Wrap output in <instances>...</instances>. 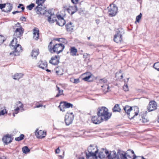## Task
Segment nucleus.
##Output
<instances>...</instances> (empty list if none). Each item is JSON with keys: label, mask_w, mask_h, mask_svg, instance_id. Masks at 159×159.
Returning a JSON list of instances; mask_svg holds the SVG:
<instances>
[{"label": "nucleus", "mask_w": 159, "mask_h": 159, "mask_svg": "<svg viewBox=\"0 0 159 159\" xmlns=\"http://www.w3.org/2000/svg\"><path fill=\"white\" fill-rule=\"evenodd\" d=\"M17 39L16 38H14L11 42L9 46L11 49H14V50L10 53V55L13 54L15 56H18L22 52L21 46L17 43Z\"/></svg>", "instance_id": "obj_1"}, {"label": "nucleus", "mask_w": 159, "mask_h": 159, "mask_svg": "<svg viewBox=\"0 0 159 159\" xmlns=\"http://www.w3.org/2000/svg\"><path fill=\"white\" fill-rule=\"evenodd\" d=\"M52 42L51 41L48 46V51L52 53H56L57 54L62 52L65 48L64 45L61 43L56 44L53 45H52Z\"/></svg>", "instance_id": "obj_2"}, {"label": "nucleus", "mask_w": 159, "mask_h": 159, "mask_svg": "<svg viewBox=\"0 0 159 159\" xmlns=\"http://www.w3.org/2000/svg\"><path fill=\"white\" fill-rule=\"evenodd\" d=\"M96 147L94 145H90L88 148V152L86 151L84 152V153L87 159L97 158L96 153L98 152V150Z\"/></svg>", "instance_id": "obj_3"}, {"label": "nucleus", "mask_w": 159, "mask_h": 159, "mask_svg": "<svg viewBox=\"0 0 159 159\" xmlns=\"http://www.w3.org/2000/svg\"><path fill=\"white\" fill-rule=\"evenodd\" d=\"M97 114L103 120H107L111 116V114L108 112L107 108L104 107L98 109Z\"/></svg>", "instance_id": "obj_4"}, {"label": "nucleus", "mask_w": 159, "mask_h": 159, "mask_svg": "<svg viewBox=\"0 0 159 159\" xmlns=\"http://www.w3.org/2000/svg\"><path fill=\"white\" fill-rule=\"evenodd\" d=\"M116 32L114 37V41L117 43H120L122 41V37L124 33V30L123 29L120 28L117 30Z\"/></svg>", "instance_id": "obj_5"}, {"label": "nucleus", "mask_w": 159, "mask_h": 159, "mask_svg": "<svg viewBox=\"0 0 159 159\" xmlns=\"http://www.w3.org/2000/svg\"><path fill=\"white\" fill-rule=\"evenodd\" d=\"M107 8L108 9L107 13L109 16H114L117 13L118 8L115 4H111Z\"/></svg>", "instance_id": "obj_6"}, {"label": "nucleus", "mask_w": 159, "mask_h": 159, "mask_svg": "<svg viewBox=\"0 0 159 159\" xmlns=\"http://www.w3.org/2000/svg\"><path fill=\"white\" fill-rule=\"evenodd\" d=\"M16 25L18 28L16 29L14 35V37L20 38L22 35L24 30L19 23H17Z\"/></svg>", "instance_id": "obj_7"}, {"label": "nucleus", "mask_w": 159, "mask_h": 159, "mask_svg": "<svg viewBox=\"0 0 159 159\" xmlns=\"http://www.w3.org/2000/svg\"><path fill=\"white\" fill-rule=\"evenodd\" d=\"M16 109L12 111L13 115L14 117L15 116V114H17L19 112V111L22 112L24 111L23 108L24 105L20 101H19L16 102Z\"/></svg>", "instance_id": "obj_8"}, {"label": "nucleus", "mask_w": 159, "mask_h": 159, "mask_svg": "<svg viewBox=\"0 0 159 159\" xmlns=\"http://www.w3.org/2000/svg\"><path fill=\"white\" fill-rule=\"evenodd\" d=\"M74 116L72 112L68 113L67 112L65 117V121L66 124L67 125H69L71 124L74 120Z\"/></svg>", "instance_id": "obj_9"}, {"label": "nucleus", "mask_w": 159, "mask_h": 159, "mask_svg": "<svg viewBox=\"0 0 159 159\" xmlns=\"http://www.w3.org/2000/svg\"><path fill=\"white\" fill-rule=\"evenodd\" d=\"M139 113V108L136 106L130 107V114L131 118L130 119H132L135 116L138 115Z\"/></svg>", "instance_id": "obj_10"}, {"label": "nucleus", "mask_w": 159, "mask_h": 159, "mask_svg": "<svg viewBox=\"0 0 159 159\" xmlns=\"http://www.w3.org/2000/svg\"><path fill=\"white\" fill-rule=\"evenodd\" d=\"M72 107L73 105L72 104L67 102H61L58 107L60 108L61 111L63 112L65 111V109L69 108L70 107L72 108Z\"/></svg>", "instance_id": "obj_11"}, {"label": "nucleus", "mask_w": 159, "mask_h": 159, "mask_svg": "<svg viewBox=\"0 0 159 159\" xmlns=\"http://www.w3.org/2000/svg\"><path fill=\"white\" fill-rule=\"evenodd\" d=\"M157 108V104L154 101H150L147 107V109L149 111H153L156 110Z\"/></svg>", "instance_id": "obj_12"}, {"label": "nucleus", "mask_w": 159, "mask_h": 159, "mask_svg": "<svg viewBox=\"0 0 159 159\" xmlns=\"http://www.w3.org/2000/svg\"><path fill=\"white\" fill-rule=\"evenodd\" d=\"M41 6H37L35 8V10L38 14L41 15H46L47 12L46 10V7L42 8Z\"/></svg>", "instance_id": "obj_13"}, {"label": "nucleus", "mask_w": 159, "mask_h": 159, "mask_svg": "<svg viewBox=\"0 0 159 159\" xmlns=\"http://www.w3.org/2000/svg\"><path fill=\"white\" fill-rule=\"evenodd\" d=\"M59 58L60 57L58 55L53 56L51 57V59L49 62L53 65H57L59 62Z\"/></svg>", "instance_id": "obj_14"}, {"label": "nucleus", "mask_w": 159, "mask_h": 159, "mask_svg": "<svg viewBox=\"0 0 159 159\" xmlns=\"http://www.w3.org/2000/svg\"><path fill=\"white\" fill-rule=\"evenodd\" d=\"M108 153V151L107 150L103 149L102 151H100L97 156V158H98L99 159H102L107 157V154Z\"/></svg>", "instance_id": "obj_15"}, {"label": "nucleus", "mask_w": 159, "mask_h": 159, "mask_svg": "<svg viewBox=\"0 0 159 159\" xmlns=\"http://www.w3.org/2000/svg\"><path fill=\"white\" fill-rule=\"evenodd\" d=\"M58 20H56L57 21V24L58 25L62 26H63L65 24L66 22L63 18L61 16V15H58L57 16Z\"/></svg>", "instance_id": "obj_16"}, {"label": "nucleus", "mask_w": 159, "mask_h": 159, "mask_svg": "<svg viewBox=\"0 0 159 159\" xmlns=\"http://www.w3.org/2000/svg\"><path fill=\"white\" fill-rule=\"evenodd\" d=\"M35 135L38 138L42 139L45 136L46 133L42 130L37 129L35 132Z\"/></svg>", "instance_id": "obj_17"}, {"label": "nucleus", "mask_w": 159, "mask_h": 159, "mask_svg": "<svg viewBox=\"0 0 159 159\" xmlns=\"http://www.w3.org/2000/svg\"><path fill=\"white\" fill-rule=\"evenodd\" d=\"M92 122L95 124H99L103 121L101 118L98 116H93L91 119Z\"/></svg>", "instance_id": "obj_18"}, {"label": "nucleus", "mask_w": 159, "mask_h": 159, "mask_svg": "<svg viewBox=\"0 0 159 159\" xmlns=\"http://www.w3.org/2000/svg\"><path fill=\"white\" fill-rule=\"evenodd\" d=\"M12 139L11 135L7 134L3 138L2 140L5 144H7L11 142Z\"/></svg>", "instance_id": "obj_19"}, {"label": "nucleus", "mask_w": 159, "mask_h": 159, "mask_svg": "<svg viewBox=\"0 0 159 159\" xmlns=\"http://www.w3.org/2000/svg\"><path fill=\"white\" fill-rule=\"evenodd\" d=\"M117 159H126V154L124 152L121 151L120 150H118L117 151Z\"/></svg>", "instance_id": "obj_20"}, {"label": "nucleus", "mask_w": 159, "mask_h": 159, "mask_svg": "<svg viewBox=\"0 0 159 159\" xmlns=\"http://www.w3.org/2000/svg\"><path fill=\"white\" fill-rule=\"evenodd\" d=\"M78 10L77 7L76 5L73 6H70L67 9V11L71 15H73Z\"/></svg>", "instance_id": "obj_21"}, {"label": "nucleus", "mask_w": 159, "mask_h": 159, "mask_svg": "<svg viewBox=\"0 0 159 159\" xmlns=\"http://www.w3.org/2000/svg\"><path fill=\"white\" fill-rule=\"evenodd\" d=\"M146 115L147 111H145V112H141L139 114V116H141V118L140 119V120L143 123L147 122L148 120L147 118Z\"/></svg>", "instance_id": "obj_22"}, {"label": "nucleus", "mask_w": 159, "mask_h": 159, "mask_svg": "<svg viewBox=\"0 0 159 159\" xmlns=\"http://www.w3.org/2000/svg\"><path fill=\"white\" fill-rule=\"evenodd\" d=\"M39 67L43 70H45L47 68V63L45 61H40L38 63Z\"/></svg>", "instance_id": "obj_23"}, {"label": "nucleus", "mask_w": 159, "mask_h": 159, "mask_svg": "<svg viewBox=\"0 0 159 159\" xmlns=\"http://www.w3.org/2000/svg\"><path fill=\"white\" fill-rule=\"evenodd\" d=\"M107 157L108 159H114L116 158H117V154L115 151H113L111 152L110 153L107 154Z\"/></svg>", "instance_id": "obj_24"}, {"label": "nucleus", "mask_w": 159, "mask_h": 159, "mask_svg": "<svg viewBox=\"0 0 159 159\" xmlns=\"http://www.w3.org/2000/svg\"><path fill=\"white\" fill-rule=\"evenodd\" d=\"M66 27L67 30L68 31H72L73 30L74 27L73 24L71 22L67 23V24L66 25Z\"/></svg>", "instance_id": "obj_25"}, {"label": "nucleus", "mask_w": 159, "mask_h": 159, "mask_svg": "<svg viewBox=\"0 0 159 159\" xmlns=\"http://www.w3.org/2000/svg\"><path fill=\"white\" fill-rule=\"evenodd\" d=\"M12 8V4L9 3L7 4L6 6L5 7V9L3 10L5 12H8L11 11Z\"/></svg>", "instance_id": "obj_26"}, {"label": "nucleus", "mask_w": 159, "mask_h": 159, "mask_svg": "<svg viewBox=\"0 0 159 159\" xmlns=\"http://www.w3.org/2000/svg\"><path fill=\"white\" fill-rule=\"evenodd\" d=\"M39 53V49H34L32 51L31 56L32 57L36 58Z\"/></svg>", "instance_id": "obj_27"}, {"label": "nucleus", "mask_w": 159, "mask_h": 159, "mask_svg": "<svg viewBox=\"0 0 159 159\" xmlns=\"http://www.w3.org/2000/svg\"><path fill=\"white\" fill-rule=\"evenodd\" d=\"M70 53L71 55L72 56H75L76 55V53L77 52V49L74 47H71L70 49Z\"/></svg>", "instance_id": "obj_28"}, {"label": "nucleus", "mask_w": 159, "mask_h": 159, "mask_svg": "<svg viewBox=\"0 0 159 159\" xmlns=\"http://www.w3.org/2000/svg\"><path fill=\"white\" fill-rule=\"evenodd\" d=\"M23 75L21 73H17L15 74L13 76V79L15 80H19L20 78H22Z\"/></svg>", "instance_id": "obj_29"}, {"label": "nucleus", "mask_w": 159, "mask_h": 159, "mask_svg": "<svg viewBox=\"0 0 159 159\" xmlns=\"http://www.w3.org/2000/svg\"><path fill=\"white\" fill-rule=\"evenodd\" d=\"M112 109L113 111L114 112H120L121 110L119 105L117 104L115 105Z\"/></svg>", "instance_id": "obj_30"}, {"label": "nucleus", "mask_w": 159, "mask_h": 159, "mask_svg": "<svg viewBox=\"0 0 159 159\" xmlns=\"http://www.w3.org/2000/svg\"><path fill=\"white\" fill-rule=\"evenodd\" d=\"M101 87L103 92H104V93H106L108 92L109 89V87L106 84L102 85Z\"/></svg>", "instance_id": "obj_31"}, {"label": "nucleus", "mask_w": 159, "mask_h": 159, "mask_svg": "<svg viewBox=\"0 0 159 159\" xmlns=\"http://www.w3.org/2000/svg\"><path fill=\"white\" fill-rule=\"evenodd\" d=\"M57 90L58 91V93L56 96V97H58L63 94V90H61L60 88L57 86H56Z\"/></svg>", "instance_id": "obj_32"}, {"label": "nucleus", "mask_w": 159, "mask_h": 159, "mask_svg": "<svg viewBox=\"0 0 159 159\" xmlns=\"http://www.w3.org/2000/svg\"><path fill=\"white\" fill-rule=\"evenodd\" d=\"M88 74V75L86 76L83 79V80L84 81H88L91 78V74L90 72H87L84 75Z\"/></svg>", "instance_id": "obj_33"}, {"label": "nucleus", "mask_w": 159, "mask_h": 159, "mask_svg": "<svg viewBox=\"0 0 159 159\" xmlns=\"http://www.w3.org/2000/svg\"><path fill=\"white\" fill-rule=\"evenodd\" d=\"M130 152L131 153V156L130 155V158L131 159H135L137 156L134 154V152L132 150L130 149Z\"/></svg>", "instance_id": "obj_34"}, {"label": "nucleus", "mask_w": 159, "mask_h": 159, "mask_svg": "<svg viewBox=\"0 0 159 159\" xmlns=\"http://www.w3.org/2000/svg\"><path fill=\"white\" fill-rule=\"evenodd\" d=\"M52 15L51 14V16H49L48 18V21L50 23H52L56 21L55 18H53L52 17Z\"/></svg>", "instance_id": "obj_35"}, {"label": "nucleus", "mask_w": 159, "mask_h": 159, "mask_svg": "<svg viewBox=\"0 0 159 159\" xmlns=\"http://www.w3.org/2000/svg\"><path fill=\"white\" fill-rule=\"evenodd\" d=\"M33 34H37V36L36 38L37 39H39V30L37 28H34L33 30Z\"/></svg>", "instance_id": "obj_36"}, {"label": "nucleus", "mask_w": 159, "mask_h": 159, "mask_svg": "<svg viewBox=\"0 0 159 159\" xmlns=\"http://www.w3.org/2000/svg\"><path fill=\"white\" fill-rule=\"evenodd\" d=\"M22 151L25 154H26L30 151V149L28 148L27 146L24 147L22 148Z\"/></svg>", "instance_id": "obj_37"}, {"label": "nucleus", "mask_w": 159, "mask_h": 159, "mask_svg": "<svg viewBox=\"0 0 159 159\" xmlns=\"http://www.w3.org/2000/svg\"><path fill=\"white\" fill-rule=\"evenodd\" d=\"M56 40L62 43L65 44H67L68 43L67 40L64 38H59L56 39Z\"/></svg>", "instance_id": "obj_38"}, {"label": "nucleus", "mask_w": 159, "mask_h": 159, "mask_svg": "<svg viewBox=\"0 0 159 159\" xmlns=\"http://www.w3.org/2000/svg\"><path fill=\"white\" fill-rule=\"evenodd\" d=\"M46 0H36V3L38 5L37 6H42V4Z\"/></svg>", "instance_id": "obj_39"}, {"label": "nucleus", "mask_w": 159, "mask_h": 159, "mask_svg": "<svg viewBox=\"0 0 159 159\" xmlns=\"http://www.w3.org/2000/svg\"><path fill=\"white\" fill-rule=\"evenodd\" d=\"M121 71L120 70L119 72L116 73V77L118 78V79H122L123 78V75L121 74Z\"/></svg>", "instance_id": "obj_40"}, {"label": "nucleus", "mask_w": 159, "mask_h": 159, "mask_svg": "<svg viewBox=\"0 0 159 159\" xmlns=\"http://www.w3.org/2000/svg\"><path fill=\"white\" fill-rule=\"evenodd\" d=\"M124 110L128 115H129V106L128 105L125 106L124 108Z\"/></svg>", "instance_id": "obj_41"}, {"label": "nucleus", "mask_w": 159, "mask_h": 159, "mask_svg": "<svg viewBox=\"0 0 159 159\" xmlns=\"http://www.w3.org/2000/svg\"><path fill=\"white\" fill-rule=\"evenodd\" d=\"M35 6L34 3H31L30 5L27 6L26 8L29 10H31Z\"/></svg>", "instance_id": "obj_42"}, {"label": "nucleus", "mask_w": 159, "mask_h": 159, "mask_svg": "<svg viewBox=\"0 0 159 159\" xmlns=\"http://www.w3.org/2000/svg\"><path fill=\"white\" fill-rule=\"evenodd\" d=\"M153 66L155 69L159 71V62H157L154 63Z\"/></svg>", "instance_id": "obj_43"}, {"label": "nucleus", "mask_w": 159, "mask_h": 159, "mask_svg": "<svg viewBox=\"0 0 159 159\" xmlns=\"http://www.w3.org/2000/svg\"><path fill=\"white\" fill-rule=\"evenodd\" d=\"M7 113V111L5 108H4L3 110L0 111V116L4 115L5 114Z\"/></svg>", "instance_id": "obj_44"}, {"label": "nucleus", "mask_w": 159, "mask_h": 159, "mask_svg": "<svg viewBox=\"0 0 159 159\" xmlns=\"http://www.w3.org/2000/svg\"><path fill=\"white\" fill-rule=\"evenodd\" d=\"M142 14L141 13H140L139 15L136 16V22H139L140 19L141 18Z\"/></svg>", "instance_id": "obj_45"}, {"label": "nucleus", "mask_w": 159, "mask_h": 159, "mask_svg": "<svg viewBox=\"0 0 159 159\" xmlns=\"http://www.w3.org/2000/svg\"><path fill=\"white\" fill-rule=\"evenodd\" d=\"M5 40V38L2 35H0V44L2 43Z\"/></svg>", "instance_id": "obj_46"}, {"label": "nucleus", "mask_w": 159, "mask_h": 159, "mask_svg": "<svg viewBox=\"0 0 159 159\" xmlns=\"http://www.w3.org/2000/svg\"><path fill=\"white\" fill-rule=\"evenodd\" d=\"M107 81V80L105 78L101 79L99 80V83H106Z\"/></svg>", "instance_id": "obj_47"}, {"label": "nucleus", "mask_w": 159, "mask_h": 159, "mask_svg": "<svg viewBox=\"0 0 159 159\" xmlns=\"http://www.w3.org/2000/svg\"><path fill=\"white\" fill-rule=\"evenodd\" d=\"M123 89L125 91H128L129 90V89L127 84L124 85L123 87Z\"/></svg>", "instance_id": "obj_48"}, {"label": "nucleus", "mask_w": 159, "mask_h": 159, "mask_svg": "<svg viewBox=\"0 0 159 159\" xmlns=\"http://www.w3.org/2000/svg\"><path fill=\"white\" fill-rule=\"evenodd\" d=\"M22 11H23L25 9V7H23V5L22 4H20L17 7L18 8H20V7Z\"/></svg>", "instance_id": "obj_49"}, {"label": "nucleus", "mask_w": 159, "mask_h": 159, "mask_svg": "<svg viewBox=\"0 0 159 159\" xmlns=\"http://www.w3.org/2000/svg\"><path fill=\"white\" fill-rule=\"evenodd\" d=\"M6 6V4H0V9H2V8H5V7Z\"/></svg>", "instance_id": "obj_50"}, {"label": "nucleus", "mask_w": 159, "mask_h": 159, "mask_svg": "<svg viewBox=\"0 0 159 159\" xmlns=\"http://www.w3.org/2000/svg\"><path fill=\"white\" fill-rule=\"evenodd\" d=\"M79 0H71L72 2L74 4L77 3Z\"/></svg>", "instance_id": "obj_51"}, {"label": "nucleus", "mask_w": 159, "mask_h": 159, "mask_svg": "<svg viewBox=\"0 0 159 159\" xmlns=\"http://www.w3.org/2000/svg\"><path fill=\"white\" fill-rule=\"evenodd\" d=\"M80 82V80L79 79H75L74 83L77 84Z\"/></svg>", "instance_id": "obj_52"}, {"label": "nucleus", "mask_w": 159, "mask_h": 159, "mask_svg": "<svg viewBox=\"0 0 159 159\" xmlns=\"http://www.w3.org/2000/svg\"><path fill=\"white\" fill-rule=\"evenodd\" d=\"M56 73L57 74V75H62V73H60V70H56Z\"/></svg>", "instance_id": "obj_53"}, {"label": "nucleus", "mask_w": 159, "mask_h": 159, "mask_svg": "<svg viewBox=\"0 0 159 159\" xmlns=\"http://www.w3.org/2000/svg\"><path fill=\"white\" fill-rule=\"evenodd\" d=\"M20 20L21 21H25L26 20V19L24 17H22L20 19Z\"/></svg>", "instance_id": "obj_54"}, {"label": "nucleus", "mask_w": 159, "mask_h": 159, "mask_svg": "<svg viewBox=\"0 0 159 159\" xmlns=\"http://www.w3.org/2000/svg\"><path fill=\"white\" fill-rule=\"evenodd\" d=\"M60 150L59 149V148H57L55 151V152L56 153L58 154L60 152Z\"/></svg>", "instance_id": "obj_55"}, {"label": "nucleus", "mask_w": 159, "mask_h": 159, "mask_svg": "<svg viewBox=\"0 0 159 159\" xmlns=\"http://www.w3.org/2000/svg\"><path fill=\"white\" fill-rule=\"evenodd\" d=\"M24 135L23 134H21L20 135L19 137L20 138V139L21 140H22L24 139Z\"/></svg>", "instance_id": "obj_56"}, {"label": "nucleus", "mask_w": 159, "mask_h": 159, "mask_svg": "<svg viewBox=\"0 0 159 159\" xmlns=\"http://www.w3.org/2000/svg\"><path fill=\"white\" fill-rule=\"evenodd\" d=\"M43 106V105L42 104H39L38 105H37L36 107H34V108H39L40 107H42Z\"/></svg>", "instance_id": "obj_57"}, {"label": "nucleus", "mask_w": 159, "mask_h": 159, "mask_svg": "<svg viewBox=\"0 0 159 159\" xmlns=\"http://www.w3.org/2000/svg\"><path fill=\"white\" fill-rule=\"evenodd\" d=\"M37 36V34H33V38L35 40H38V39H37L36 38Z\"/></svg>", "instance_id": "obj_58"}, {"label": "nucleus", "mask_w": 159, "mask_h": 159, "mask_svg": "<svg viewBox=\"0 0 159 159\" xmlns=\"http://www.w3.org/2000/svg\"><path fill=\"white\" fill-rule=\"evenodd\" d=\"M88 45L89 46H93L94 48H96V46L94 44H91V43H89L88 44Z\"/></svg>", "instance_id": "obj_59"}, {"label": "nucleus", "mask_w": 159, "mask_h": 159, "mask_svg": "<svg viewBox=\"0 0 159 159\" xmlns=\"http://www.w3.org/2000/svg\"><path fill=\"white\" fill-rule=\"evenodd\" d=\"M20 139V138L19 137H17L16 138H15V140L16 141H20V140H21Z\"/></svg>", "instance_id": "obj_60"}, {"label": "nucleus", "mask_w": 159, "mask_h": 159, "mask_svg": "<svg viewBox=\"0 0 159 159\" xmlns=\"http://www.w3.org/2000/svg\"><path fill=\"white\" fill-rule=\"evenodd\" d=\"M21 11H13L12 12V14H15L16 13H19V12H20Z\"/></svg>", "instance_id": "obj_61"}, {"label": "nucleus", "mask_w": 159, "mask_h": 159, "mask_svg": "<svg viewBox=\"0 0 159 159\" xmlns=\"http://www.w3.org/2000/svg\"><path fill=\"white\" fill-rule=\"evenodd\" d=\"M75 79H74L73 78H71L70 79V81L71 82H72V83H74V81Z\"/></svg>", "instance_id": "obj_62"}, {"label": "nucleus", "mask_w": 159, "mask_h": 159, "mask_svg": "<svg viewBox=\"0 0 159 159\" xmlns=\"http://www.w3.org/2000/svg\"><path fill=\"white\" fill-rule=\"evenodd\" d=\"M45 70H46L48 72H51L50 70H48V69H47V68Z\"/></svg>", "instance_id": "obj_63"}, {"label": "nucleus", "mask_w": 159, "mask_h": 159, "mask_svg": "<svg viewBox=\"0 0 159 159\" xmlns=\"http://www.w3.org/2000/svg\"><path fill=\"white\" fill-rule=\"evenodd\" d=\"M158 121L159 123V116H158Z\"/></svg>", "instance_id": "obj_64"}]
</instances>
